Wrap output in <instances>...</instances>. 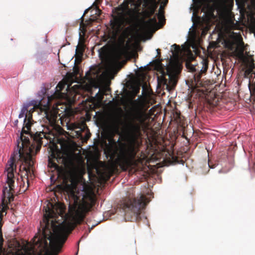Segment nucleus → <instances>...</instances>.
I'll list each match as a JSON object with an SVG mask.
<instances>
[{"label": "nucleus", "instance_id": "13", "mask_svg": "<svg viewBox=\"0 0 255 255\" xmlns=\"http://www.w3.org/2000/svg\"><path fill=\"white\" fill-rule=\"evenodd\" d=\"M84 50V38L82 37L80 33L79 42L76 49L75 61H81Z\"/></svg>", "mask_w": 255, "mask_h": 255}, {"label": "nucleus", "instance_id": "18", "mask_svg": "<svg viewBox=\"0 0 255 255\" xmlns=\"http://www.w3.org/2000/svg\"><path fill=\"white\" fill-rule=\"evenodd\" d=\"M157 24V20L156 16L152 18L149 17V19L144 21V25L147 28H150Z\"/></svg>", "mask_w": 255, "mask_h": 255}, {"label": "nucleus", "instance_id": "12", "mask_svg": "<svg viewBox=\"0 0 255 255\" xmlns=\"http://www.w3.org/2000/svg\"><path fill=\"white\" fill-rule=\"evenodd\" d=\"M42 100V99H40L39 100H31L25 103L21 108L20 112L18 115V118L20 119L24 117V119H27V115L25 114V112L26 111H27L28 107L31 106H38L40 104Z\"/></svg>", "mask_w": 255, "mask_h": 255}, {"label": "nucleus", "instance_id": "24", "mask_svg": "<svg viewBox=\"0 0 255 255\" xmlns=\"http://www.w3.org/2000/svg\"><path fill=\"white\" fill-rule=\"evenodd\" d=\"M88 10H89V8L86 9L85 10V11H84V14H83V16L81 17V18L82 19V21H81V22H82V23H83V20H84V18H83V17H84V15H85L86 13H87L88 12Z\"/></svg>", "mask_w": 255, "mask_h": 255}, {"label": "nucleus", "instance_id": "6", "mask_svg": "<svg viewBox=\"0 0 255 255\" xmlns=\"http://www.w3.org/2000/svg\"><path fill=\"white\" fill-rule=\"evenodd\" d=\"M158 82L159 84L165 86L169 91L173 89L177 82L174 71L171 68L167 67L166 71H162L161 75L158 77Z\"/></svg>", "mask_w": 255, "mask_h": 255}, {"label": "nucleus", "instance_id": "17", "mask_svg": "<svg viewBox=\"0 0 255 255\" xmlns=\"http://www.w3.org/2000/svg\"><path fill=\"white\" fill-rule=\"evenodd\" d=\"M23 127L22 129V132L25 133H31V127L32 125V124L31 122V120L29 117H28L27 119H24L23 120Z\"/></svg>", "mask_w": 255, "mask_h": 255}, {"label": "nucleus", "instance_id": "1", "mask_svg": "<svg viewBox=\"0 0 255 255\" xmlns=\"http://www.w3.org/2000/svg\"><path fill=\"white\" fill-rule=\"evenodd\" d=\"M63 116L59 118L47 116L54 129L53 141L50 146L48 165L53 168L60 182L55 188V196L58 203L52 210L48 208L43 216L42 228L45 238L48 236L49 245L47 241L41 243L38 255H56L64 243V205L62 200L64 194V130L59 124L63 125Z\"/></svg>", "mask_w": 255, "mask_h": 255}, {"label": "nucleus", "instance_id": "31", "mask_svg": "<svg viewBox=\"0 0 255 255\" xmlns=\"http://www.w3.org/2000/svg\"><path fill=\"white\" fill-rule=\"evenodd\" d=\"M174 46H176L178 48V50H180V48L178 46H177L176 44H174Z\"/></svg>", "mask_w": 255, "mask_h": 255}, {"label": "nucleus", "instance_id": "21", "mask_svg": "<svg viewBox=\"0 0 255 255\" xmlns=\"http://www.w3.org/2000/svg\"><path fill=\"white\" fill-rule=\"evenodd\" d=\"M186 67L190 71L192 72H196V71H199V69L201 68V66L200 67L199 65H194L190 63L187 62L186 64Z\"/></svg>", "mask_w": 255, "mask_h": 255}, {"label": "nucleus", "instance_id": "32", "mask_svg": "<svg viewBox=\"0 0 255 255\" xmlns=\"http://www.w3.org/2000/svg\"><path fill=\"white\" fill-rule=\"evenodd\" d=\"M1 216H2V214H1V213H0V219H1Z\"/></svg>", "mask_w": 255, "mask_h": 255}, {"label": "nucleus", "instance_id": "14", "mask_svg": "<svg viewBox=\"0 0 255 255\" xmlns=\"http://www.w3.org/2000/svg\"><path fill=\"white\" fill-rule=\"evenodd\" d=\"M158 2L156 0H152L148 4L146 9L143 12V15L146 18H149L152 16L158 7Z\"/></svg>", "mask_w": 255, "mask_h": 255}, {"label": "nucleus", "instance_id": "5", "mask_svg": "<svg viewBox=\"0 0 255 255\" xmlns=\"http://www.w3.org/2000/svg\"><path fill=\"white\" fill-rule=\"evenodd\" d=\"M146 198L143 195L137 198H127L121 204L122 208L125 212V219L126 221L139 222L144 218L141 214V210L146 205Z\"/></svg>", "mask_w": 255, "mask_h": 255}, {"label": "nucleus", "instance_id": "9", "mask_svg": "<svg viewBox=\"0 0 255 255\" xmlns=\"http://www.w3.org/2000/svg\"><path fill=\"white\" fill-rule=\"evenodd\" d=\"M236 3L242 16L248 15L255 9L254 4H248L247 0H236Z\"/></svg>", "mask_w": 255, "mask_h": 255}, {"label": "nucleus", "instance_id": "20", "mask_svg": "<svg viewBox=\"0 0 255 255\" xmlns=\"http://www.w3.org/2000/svg\"><path fill=\"white\" fill-rule=\"evenodd\" d=\"M164 11L162 8V6L160 7L159 12L156 13V15L157 16L160 22L162 25H164L165 23V19L164 18Z\"/></svg>", "mask_w": 255, "mask_h": 255}, {"label": "nucleus", "instance_id": "8", "mask_svg": "<svg viewBox=\"0 0 255 255\" xmlns=\"http://www.w3.org/2000/svg\"><path fill=\"white\" fill-rule=\"evenodd\" d=\"M201 68L199 69V71L195 72L194 75V81L192 82V84L196 87H198L202 85L201 82V78L203 73H205L208 68V61L203 59L201 62Z\"/></svg>", "mask_w": 255, "mask_h": 255}, {"label": "nucleus", "instance_id": "23", "mask_svg": "<svg viewBox=\"0 0 255 255\" xmlns=\"http://www.w3.org/2000/svg\"><path fill=\"white\" fill-rule=\"evenodd\" d=\"M3 238L2 237L1 229H0V253L2 252V244L3 242Z\"/></svg>", "mask_w": 255, "mask_h": 255}, {"label": "nucleus", "instance_id": "11", "mask_svg": "<svg viewBox=\"0 0 255 255\" xmlns=\"http://www.w3.org/2000/svg\"><path fill=\"white\" fill-rule=\"evenodd\" d=\"M64 88V78L58 83L57 86L55 87V90L53 93H51L50 96H48L47 100L48 103L53 99H62L64 97L63 93L61 92Z\"/></svg>", "mask_w": 255, "mask_h": 255}, {"label": "nucleus", "instance_id": "26", "mask_svg": "<svg viewBox=\"0 0 255 255\" xmlns=\"http://www.w3.org/2000/svg\"><path fill=\"white\" fill-rule=\"evenodd\" d=\"M40 149V146L39 145H36V149H35V152L36 153L37 151H38Z\"/></svg>", "mask_w": 255, "mask_h": 255}, {"label": "nucleus", "instance_id": "29", "mask_svg": "<svg viewBox=\"0 0 255 255\" xmlns=\"http://www.w3.org/2000/svg\"><path fill=\"white\" fill-rule=\"evenodd\" d=\"M34 109V107H33L32 109H30V110H29V112H30H30H32Z\"/></svg>", "mask_w": 255, "mask_h": 255}, {"label": "nucleus", "instance_id": "10", "mask_svg": "<svg viewBox=\"0 0 255 255\" xmlns=\"http://www.w3.org/2000/svg\"><path fill=\"white\" fill-rule=\"evenodd\" d=\"M66 126L67 127V129L69 131H66L65 130V137L72 138L79 137L80 135V131L76 130V129L79 128V127L76 125L67 123Z\"/></svg>", "mask_w": 255, "mask_h": 255}, {"label": "nucleus", "instance_id": "33", "mask_svg": "<svg viewBox=\"0 0 255 255\" xmlns=\"http://www.w3.org/2000/svg\"><path fill=\"white\" fill-rule=\"evenodd\" d=\"M103 96L102 95V96H101V97L100 98V99L102 100V99H103Z\"/></svg>", "mask_w": 255, "mask_h": 255}, {"label": "nucleus", "instance_id": "15", "mask_svg": "<svg viewBox=\"0 0 255 255\" xmlns=\"http://www.w3.org/2000/svg\"><path fill=\"white\" fill-rule=\"evenodd\" d=\"M123 23V19L117 16L115 17L114 19L111 21V27L116 32L119 31L121 29Z\"/></svg>", "mask_w": 255, "mask_h": 255}, {"label": "nucleus", "instance_id": "4", "mask_svg": "<svg viewBox=\"0 0 255 255\" xmlns=\"http://www.w3.org/2000/svg\"><path fill=\"white\" fill-rule=\"evenodd\" d=\"M67 141L65 139V199L69 200V214L65 212V242L76 225L83 222L85 214L88 211V203L84 200L83 195L81 199V195H80V192L77 187L78 180L76 177L72 179L71 187L69 189L67 176ZM76 170L75 169L73 171L74 173H72L75 176L77 174ZM66 209L65 205V211Z\"/></svg>", "mask_w": 255, "mask_h": 255}, {"label": "nucleus", "instance_id": "7", "mask_svg": "<svg viewBox=\"0 0 255 255\" xmlns=\"http://www.w3.org/2000/svg\"><path fill=\"white\" fill-rule=\"evenodd\" d=\"M68 73L65 75V86L67 85V87L66 89V91L65 92V118H69L71 116H73L74 115L75 111L72 108L71 105L75 102V94L73 96V94L71 95V97H69L68 94V92L70 89V85H68V77L67 75Z\"/></svg>", "mask_w": 255, "mask_h": 255}, {"label": "nucleus", "instance_id": "28", "mask_svg": "<svg viewBox=\"0 0 255 255\" xmlns=\"http://www.w3.org/2000/svg\"><path fill=\"white\" fill-rule=\"evenodd\" d=\"M111 140L113 141L114 144L116 145V142L115 141V140L113 138H111Z\"/></svg>", "mask_w": 255, "mask_h": 255}, {"label": "nucleus", "instance_id": "2", "mask_svg": "<svg viewBox=\"0 0 255 255\" xmlns=\"http://www.w3.org/2000/svg\"><path fill=\"white\" fill-rule=\"evenodd\" d=\"M147 116L142 110L134 109L130 114L129 121L125 127L128 135L127 143L120 141L119 146L113 150L112 146L108 145L107 151L112 158L116 156L111 164L112 168L116 170L118 166L123 171L135 167L140 158L136 159V154L142 144V131H145L148 126L146 123Z\"/></svg>", "mask_w": 255, "mask_h": 255}, {"label": "nucleus", "instance_id": "19", "mask_svg": "<svg viewBox=\"0 0 255 255\" xmlns=\"http://www.w3.org/2000/svg\"><path fill=\"white\" fill-rule=\"evenodd\" d=\"M120 119L118 117L114 118L111 122V125L113 128L116 132H119Z\"/></svg>", "mask_w": 255, "mask_h": 255}, {"label": "nucleus", "instance_id": "16", "mask_svg": "<svg viewBox=\"0 0 255 255\" xmlns=\"http://www.w3.org/2000/svg\"><path fill=\"white\" fill-rule=\"evenodd\" d=\"M126 54V51L124 47H120L117 49L113 55L114 59L117 62L123 59Z\"/></svg>", "mask_w": 255, "mask_h": 255}, {"label": "nucleus", "instance_id": "22", "mask_svg": "<svg viewBox=\"0 0 255 255\" xmlns=\"http://www.w3.org/2000/svg\"><path fill=\"white\" fill-rule=\"evenodd\" d=\"M51 87V84L43 85V86L41 88V92L42 94H45L46 91L48 90Z\"/></svg>", "mask_w": 255, "mask_h": 255}, {"label": "nucleus", "instance_id": "25", "mask_svg": "<svg viewBox=\"0 0 255 255\" xmlns=\"http://www.w3.org/2000/svg\"><path fill=\"white\" fill-rule=\"evenodd\" d=\"M252 5L254 4V7H255V0H251V4Z\"/></svg>", "mask_w": 255, "mask_h": 255}, {"label": "nucleus", "instance_id": "30", "mask_svg": "<svg viewBox=\"0 0 255 255\" xmlns=\"http://www.w3.org/2000/svg\"><path fill=\"white\" fill-rule=\"evenodd\" d=\"M156 50H157L158 54H160V49H157Z\"/></svg>", "mask_w": 255, "mask_h": 255}, {"label": "nucleus", "instance_id": "3", "mask_svg": "<svg viewBox=\"0 0 255 255\" xmlns=\"http://www.w3.org/2000/svg\"><path fill=\"white\" fill-rule=\"evenodd\" d=\"M34 146H30V142L28 137L20 136L17 140L16 149L13 152V158L21 160L25 165L20 166V170L24 171V176L26 177L20 176V178L16 177L14 171L15 169L13 159H10L6 165L5 174L6 175V182L7 186L3 188L2 190V203L0 206V212L4 211L5 205L4 199L7 198L9 202L13 199V190L18 186L22 187L23 191H25L29 186V176L32 177V170L31 167L33 165L31 155L34 153Z\"/></svg>", "mask_w": 255, "mask_h": 255}, {"label": "nucleus", "instance_id": "27", "mask_svg": "<svg viewBox=\"0 0 255 255\" xmlns=\"http://www.w3.org/2000/svg\"><path fill=\"white\" fill-rule=\"evenodd\" d=\"M17 123H18V120H15V121H14V125H15V126H16V125H17Z\"/></svg>", "mask_w": 255, "mask_h": 255}]
</instances>
